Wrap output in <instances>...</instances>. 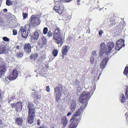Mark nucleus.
<instances>
[{"label":"nucleus","instance_id":"nucleus-1","mask_svg":"<svg viewBox=\"0 0 128 128\" xmlns=\"http://www.w3.org/2000/svg\"><path fill=\"white\" fill-rule=\"evenodd\" d=\"M90 97L89 92H83L80 94L79 98L80 102L82 103L80 108L77 110L72 118L70 119V121H72L71 124L69 126V128H76L78 123L80 120V118L78 119L76 118L79 116L82 112L84 109L88 104V100Z\"/></svg>","mask_w":128,"mask_h":128},{"label":"nucleus","instance_id":"nucleus-2","mask_svg":"<svg viewBox=\"0 0 128 128\" xmlns=\"http://www.w3.org/2000/svg\"><path fill=\"white\" fill-rule=\"evenodd\" d=\"M28 111L27 122L30 124H32L34 122L35 116L36 111L34 105L31 103H28Z\"/></svg>","mask_w":128,"mask_h":128},{"label":"nucleus","instance_id":"nucleus-3","mask_svg":"<svg viewBox=\"0 0 128 128\" xmlns=\"http://www.w3.org/2000/svg\"><path fill=\"white\" fill-rule=\"evenodd\" d=\"M54 95L56 96V100L57 102H58L61 100L62 94L64 91L62 85L60 86L59 87H57L54 89Z\"/></svg>","mask_w":128,"mask_h":128},{"label":"nucleus","instance_id":"nucleus-4","mask_svg":"<svg viewBox=\"0 0 128 128\" xmlns=\"http://www.w3.org/2000/svg\"><path fill=\"white\" fill-rule=\"evenodd\" d=\"M18 73L16 69H14L11 72L8 76H7L5 78V82L8 84L10 80H12L15 79L18 77Z\"/></svg>","mask_w":128,"mask_h":128},{"label":"nucleus","instance_id":"nucleus-5","mask_svg":"<svg viewBox=\"0 0 128 128\" xmlns=\"http://www.w3.org/2000/svg\"><path fill=\"white\" fill-rule=\"evenodd\" d=\"M30 27L28 24H26L25 26H22L19 31V32L20 33L24 39H26L28 36V32L26 31H29Z\"/></svg>","mask_w":128,"mask_h":128},{"label":"nucleus","instance_id":"nucleus-6","mask_svg":"<svg viewBox=\"0 0 128 128\" xmlns=\"http://www.w3.org/2000/svg\"><path fill=\"white\" fill-rule=\"evenodd\" d=\"M108 48H107L106 50L107 51L106 52V54H108L109 53H111L114 49V42H108Z\"/></svg>","mask_w":128,"mask_h":128},{"label":"nucleus","instance_id":"nucleus-7","mask_svg":"<svg viewBox=\"0 0 128 128\" xmlns=\"http://www.w3.org/2000/svg\"><path fill=\"white\" fill-rule=\"evenodd\" d=\"M22 103L20 102H18L16 104L13 103L11 104V106L12 108H16V111L19 112L22 110Z\"/></svg>","mask_w":128,"mask_h":128},{"label":"nucleus","instance_id":"nucleus-8","mask_svg":"<svg viewBox=\"0 0 128 128\" xmlns=\"http://www.w3.org/2000/svg\"><path fill=\"white\" fill-rule=\"evenodd\" d=\"M31 24L33 26L38 25L40 24V21L39 18L32 16L30 18Z\"/></svg>","mask_w":128,"mask_h":128},{"label":"nucleus","instance_id":"nucleus-9","mask_svg":"<svg viewBox=\"0 0 128 128\" xmlns=\"http://www.w3.org/2000/svg\"><path fill=\"white\" fill-rule=\"evenodd\" d=\"M6 64L4 62H2L0 66V77L4 76L6 70Z\"/></svg>","mask_w":128,"mask_h":128},{"label":"nucleus","instance_id":"nucleus-10","mask_svg":"<svg viewBox=\"0 0 128 128\" xmlns=\"http://www.w3.org/2000/svg\"><path fill=\"white\" fill-rule=\"evenodd\" d=\"M60 30L58 28H57L55 29L54 33V38L55 40H62L60 38Z\"/></svg>","mask_w":128,"mask_h":128},{"label":"nucleus","instance_id":"nucleus-11","mask_svg":"<svg viewBox=\"0 0 128 128\" xmlns=\"http://www.w3.org/2000/svg\"><path fill=\"white\" fill-rule=\"evenodd\" d=\"M124 40H117L116 42V45L115 47L116 50H119L124 46H125L124 44Z\"/></svg>","mask_w":128,"mask_h":128},{"label":"nucleus","instance_id":"nucleus-12","mask_svg":"<svg viewBox=\"0 0 128 128\" xmlns=\"http://www.w3.org/2000/svg\"><path fill=\"white\" fill-rule=\"evenodd\" d=\"M75 100H73L70 102V109L72 112H73L76 108L77 104Z\"/></svg>","mask_w":128,"mask_h":128},{"label":"nucleus","instance_id":"nucleus-13","mask_svg":"<svg viewBox=\"0 0 128 128\" xmlns=\"http://www.w3.org/2000/svg\"><path fill=\"white\" fill-rule=\"evenodd\" d=\"M101 46V50L100 52V56H102V55L101 54H102V55L104 54H106V52L107 51L106 50L107 48H106V45L104 43H102L100 45Z\"/></svg>","mask_w":128,"mask_h":128},{"label":"nucleus","instance_id":"nucleus-14","mask_svg":"<svg viewBox=\"0 0 128 128\" xmlns=\"http://www.w3.org/2000/svg\"><path fill=\"white\" fill-rule=\"evenodd\" d=\"M54 10L59 14H62L64 12V9L63 6L62 5H60L59 6V8L56 6H55L54 8Z\"/></svg>","mask_w":128,"mask_h":128},{"label":"nucleus","instance_id":"nucleus-15","mask_svg":"<svg viewBox=\"0 0 128 128\" xmlns=\"http://www.w3.org/2000/svg\"><path fill=\"white\" fill-rule=\"evenodd\" d=\"M8 49L6 46L4 45H0V54L7 53Z\"/></svg>","mask_w":128,"mask_h":128},{"label":"nucleus","instance_id":"nucleus-16","mask_svg":"<svg viewBox=\"0 0 128 128\" xmlns=\"http://www.w3.org/2000/svg\"><path fill=\"white\" fill-rule=\"evenodd\" d=\"M70 49V47L68 46H63L62 50V54L64 55H66Z\"/></svg>","mask_w":128,"mask_h":128},{"label":"nucleus","instance_id":"nucleus-17","mask_svg":"<svg viewBox=\"0 0 128 128\" xmlns=\"http://www.w3.org/2000/svg\"><path fill=\"white\" fill-rule=\"evenodd\" d=\"M108 60V58H105L101 62L100 66L102 68H104L106 66V63Z\"/></svg>","mask_w":128,"mask_h":128},{"label":"nucleus","instance_id":"nucleus-18","mask_svg":"<svg viewBox=\"0 0 128 128\" xmlns=\"http://www.w3.org/2000/svg\"><path fill=\"white\" fill-rule=\"evenodd\" d=\"M23 121V118L21 117L17 118L15 119L16 123L20 126L22 125Z\"/></svg>","mask_w":128,"mask_h":128},{"label":"nucleus","instance_id":"nucleus-19","mask_svg":"<svg viewBox=\"0 0 128 128\" xmlns=\"http://www.w3.org/2000/svg\"><path fill=\"white\" fill-rule=\"evenodd\" d=\"M24 47L25 50L28 53H29L31 52V47L30 44H25L24 46Z\"/></svg>","mask_w":128,"mask_h":128},{"label":"nucleus","instance_id":"nucleus-20","mask_svg":"<svg viewBox=\"0 0 128 128\" xmlns=\"http://www.w3.org/2000/svg\"><path fill=\"white\" fill-rule=\"evenodd\" d=\"M62 123L63 124V126L65 127L67 125L68 121L66 118L65 116L63 117L62 118Z\"/></svg>","mask_w":128,"mask_h":128},{"label":"nucleus","instance_id":"nucleus-21","mask_svg":"<svg viewBox=\"0 0 128 128\" xmlns=\"http://www.w3.org/2000/svg\"><path fill=\"white\" fill-rule=\"evenodd\" d=\"M39 34L38 32H34V35L32 36H31V39L32 40H37L38 38Z\"/></svg>","mask_w":128,"mask_h":128},{"label":"nucleus","instance_id":"nucleus-22","mask_svg":"<svg viewBox=\"0 0 128 128\" xmlns=\"http://www.w3.org/2000/svg\"><path fill=\"white\" fill-rule=\"evenodd\" d=\"M90 62L91 63L94 64V66L97 64H98L97 60H95L94 57L93 56H92L90 58Z\"/></svg>","mask_w":128,"mask_h":128},{"label":"nucleus","instance_id":"nucleus-23","mask_svg":"<svg viewBox=\"0 0 128 128\" xmlns=\"http://www.w3.org/2000/svg\"><path fill=\"white\" fill-rule=\"evenodd\" d=\"M41 96L40 95L36 94L34 96V101L36 103H39V100L40 99Z\"/></svg>","mask_w":128,"mask_h":128},{"label":"nucleus","instance_id":"nucleus-24","mask_svg":"<svg viewBox=\"0 0 128 128\" xmlns=\"http://www.w3.org/2000/svg\"><path fill=\"white\" fill-rule=\"evenodd\" d=\"M120 101L122 103H124L126 101L125 98L123 94H120Z\"/></svg>","mask_w":128,"mask_h":128},{"label":"nucleus","instance_id":"nucleus-25","mask_svg":"<svg viewBox=\"0 0 128 128\" xmlns=\"http://www.w3.org/2000/svg\"><path fill=\"white\" fill-rule=\"evenodd\" d=\"M38 56V54L36 53L32 54L30 56V58L32 60H36Z\"/></svg>","mask_w":128,"mask_h":128},{"label":"nucleus","instance_id":"nucleus-26","mask_svg":"<svg viewBox=\"0 0 128 128\" xmlns=\"http://www.w3.org/2000/svg\"><path fill=\"white\" fill-rule=\"evenodd\" d=\"M41 66L40 68H40L38 69V73L41 75H42L44 74V70L43 69L44 68L42 66Z\"/></svg>","mask_w":128,"mask_h":128},{"label":"nucleus","instance_id":"nucleus-27","mask_svg":"<svg viewBox=\"0 0 128 128\" xmlns=\"http://www.w3.org/2000/svg\"><path fill=\"white\" fill-rule=\"evenodd\" d=\"M64 43V40H58L57 43L59 47L61 46Z\"/></svg>","mask_w":128,"mask_h":128},{"label":"nucleus","instance_id":"nucleus-28","mask_svg":"<svg viewBox=\"0 0 128 128\" xmlns=\"http://www.w3.org/2000/svg\"><path fill=\"white\" fill-rule=\"evenodd\" d=\"M124 73L126 76L128 75V66L126 67L124 70Z\"/></svg>","mask_w":128,"mask_h":128},{"label":"nucleus","instance_id":"nucleus-29","mask_svg":"<svg viewBox=\"0 0 128 128\" xmlns=\"http://www.w3.org/2000/svg\"><path fill=\"white\" fill-rule=\"evenodd\" d=\"M58 51L56 50H54L52 52L53 55L55 56H56L58 54Z\"/></svg>","mask_w":128,"mask_h":128},{"label":"nucleus","instance_id":"nucleus-30","mask_svg":"<svg viewBox=\"0 0 128 128\" xmlns=\"http://www.w3.org/2000/svg\"><path fill=\"white\" fill-rule=\"evenodd\" d=\"M23 55V53L22 52L21 53L17 54L16 55V56L17 58H21L22 57Z\"/></svg>","mask_w":128,"mask_h":128},{"label":"nucleus","instance_id":"nucleus-31","mask_svg":"<svg viewBox=\"0 0 128 128\" xmlns=\"http://www.w3.org/2000/svg\"><path fill=\"white\" fill-rule=\"evenodd\" d=\"M12 4V2L9 0H6V5L10 6Z\"/></svg>","mask_w":128,"mask_h":128},{"label":"nucleus","instance_id":"nucleus-32","mask_svg":"<svg viewBox=\"0 0 128 128\" xmlns=\"http://www.w3.org/2000/svg\"><path fill=\"white\" fill-rule=\"evenodd\" d=\"M1 14H0V25H2L4 24V20L1 18Z\"/></svg>","mask_w":128,"mask_h":128},{"label":"nucleus","instance_id":"nucleus-33","mask_svg":"<svg viewBox=\"0 0 128 128\" xmlns=\"http://www.w3.org/2000/svg\"><path fill=\"white\" fill-rule=\"evenodd\" d=\"M48 29L47 28H44L43 30V33L45 34H46L48 32Z\"/></svg>","mask_w":128,"mask_h":128},{"label":"nucleus","instance_id":"nucleus-34","mask_svg":"<svg viewBox=\"0 0 128 128\" xmlns=\"http://www.w3.org/2000/svg\"><path fill=\"white\" fill-rule=\"evenodd\" d=\"M75 84L76 85H77V86H78L79 87H80V83L79 82L77 81L75 82Z\"/></svg>","mask_w":128,"mask_h":128},{"label":"nucleus","instance_id":"nucleus-35","mask_svg":"<svg viewBox=\"0 0 128 128\" xmlns=\"http://www.w3.org/2000/svg\"><path fill=\"white\" fill-rule=\"evenodd\" d=\"M103 32L102 30H100L98 31V34L100 37L102 36V34L103 33Z\"/></svg>","mask_w":128,"mask_h":128},{"label":"nucleus","instance_id":"nucleus-36","mask_svg":"<svg viewBox=\"0 0 128 128\" xmlns=\"http://www.w3.org/2000/svg\"><path fill=\"white\" fill-rule=\"evenodd\" d=\"M14 96H10L8 97V102L10 103V99L11 98L12 100L14 99Z\"/></svg>","mask_w":128,"mask_h":128},{"label":"nucleus","instance_id":"nucleus-37","mask_svg":"<svg viewBox=\"0 0 128 128\" xmlns=\"http://www.w3.org/2000/svg\"><path fill=\"white\" fill-rule=\"evenodd\" d=\"M121 34V31H118H118L115 32V34L116 36H119L120 34Z\"/></svg>","mask_w":128,"mask_h":128},{"label":"nucleus","instance_id":"nucleus-38","mask_svg":"<svg viewBox=\"0 0 128 128\" xmlns=\"http://www.w3.org/2000/svg\"><path fill=\"white\" fill-rule=\"evenodd\" d=\"M17 31L15 29H14L13 30V34L14 35H15L17 34Z\"/></svg>","mask_w":128,"mask_h":128},{"label":"nucleus","instance_id":"nucleus-39","mask_svg":"<svg viewBox=\"0 0 128 128\" xmlns=\"http://www.w3.org/2000/svg\"><path fill=\"white\" fill-rule=\"evenodd\" d=\"M48 36L49 37H50L52 36V33L50 31H49L48 33Z\"/></svg>","mask_w":128,"mask_h":128},{"label":"nucleus","instance_id":"nucleus-40","mask_svg":"<svg viewBox=\"0 0 128 128\" xmlns=\"http://www.w3.org/2000/svg\"><path fill=\"white\" fill-rule=\"evenodd\" d=\"M92 55H93L94 56V57L95 56H96V53L95 51H94L92 52Z\"/></svg>","mask_w":128,"mask_h":128},{"label":"nucleus","instance_id":"nucleus-41","mask_svg":"<svg viewBox=\"0 0 128 128\" xmlns=\"http://www.w3.org/2000/svg\"><path fill=\"white\" fill-rule=\"evenodd\" d=\"M27 14L26 13L23 14V16L24 19L25 18H26L27 16Z\"/></svg>","mask_w":128,"mask_h":128},{"label":"nucleus","instance_id":"nucleus-42","mask_svg":"<svg viewBox=\"0 0 128 128\" xmlns=\"http://www.w3.org/2000/svg\"><path fill=\"white\" fill-rule=\"evenodd\" d=\"M3 126V125L2 124V120L0 119V128H2Z\"/></svg>","mask_w":128,"mask_h":128},{"label":"nucleus","instance_id":"nucleus-43","mask_svg":"<svg viewBox=\"0 0 128 128\" xmlns=\"http://www.w3.org/2000/svg\"><path fill=\"white\" fill-rule=\"evenodd\" d=\"M72 0H62V2H70Z\"/></svg>","mask_w":128,"mask_h":128},{"label":"nucleus","instance_id":"nucleus-44","mask_svg":"<svg viewBox=\"0 0 128 128\" xmlns=\"http://www.w3.org/2000/svg\"><path fill=\"white\" fill-rule=\"evenodd\" d=\"M46 91L48 92H50V88L49 86H47L46 87Z\"/></svg>","mask_w":128,"mask_h":128},{"label":"nucleus","instance_id":"nucleus-45","mask_svg":"<svg viewBox=\"0 0 128 128\" xmlns=\"http://www.w3.org/2000/svg\"><path fill=\"white\" fill-rule=\"evenodd\" d=\"M68 112V114H67V116H69L71 115L72 114V112Z\"/></svg>","mask_w":128,"mask_h":128},{"label":"nucleus","instance_id":"nucleus-46","mask_svg":"<svg viewBox=\"0 0 128 128\" xmlns=\"http://www.w3.org/2000/svg\"><path fill=\"white\" fill-rule=\"evenodd\" d=\"M3 40H9V39L6 37H4L2 38Z\"/></svg>","mask_w":128,"mask_h":128},{"label":"nucleus","instance_id":"nucleus-47","mask_svg":"<svg viewBox=\"0 0 128 128\" xmlns=\"http://www.w3.org/2000/svg\"><path fill=\"white\" fill-rule=\"evenodd\" d=\"M37 124L39 126L40 125V119H38L37 121Z\"/></svg>","mask_w":128,"mask_h":128},{"label":"nucleus","instance_id":"nucleus-48","mask_svg":"<svg viewBox=\"0 0 128 128\" xmlns=\"http://www.w3.org/2000/svg\"><path fill=\"white\" fill-rule=\"evenodd\" d=\"M42 42L44 45L46 44V40H42Z\"/></svg>","mask_w":128,"mask_h":128},{"label":"nucleus","instance_id":"nucleus-49","mask_svg":"<svg viewBox=\"0 0 128 128\" xmlns=\"http://www.w3.org/2000/svg\"><path fill=\"white\" fill-rule=\"evenodd\" d=\"M126 118L127 119V117L128 118V112H126Z\"/></svg>","mask_w":128,"mask_h":128},{"label":"nucleus","instance_id":"nucleus-50","mask_svg":"<svg viewBox=\"0 0 128 128\" xmlns=\"http://www.w3.org/2000/svg\"><path fill=\"white\" fill-rule=\"evenodd\" d=\"M3 11L4 12H7V10L5 8L4 9Z\"/></svg>","mask_w":128,"mask_h":128},{"label":"nucleus","instance_id":"nucleus-51","mask_svg":"<svg viewBox=\"0 0 128 128\" xmlns=\"http://www.w3.org/2000/svg\"><path fill=\"white\" fill-rule=\"evenodd\" d=\"M35 94V92H32V94H33V95H34Z\"/></svg>","mask_w":128,"mask_h":128},{"label":"nucleus","instance_id":"nucleus-52","mask_svg":"<svg viewBox=\"0 0 128 128\" xmlns=\"http://www.w3.org/2000/svg\"><path fill=\"white\" fill-rule=\"evenodd\" d=\"M16 48L18 49H19V46H16Z\"/></svg>","mask_w":128,"mask_h":128},{"label":"nucleus","instance_id":"nucleus-53","mask_svg":"<svg viewBox=\"0 0 128 128\" xmlns=\"http://www.w3.org/2000/svg\"><path fill=\"white\" fill-rule=\"evenodd\" d=\"M80 0H78L77 1V2H80Z\"/></svg>","mask_w":128,"mask_h":128},{"label":"nucleus","instance_id":"nucleus-54","mask_svg":"<svg viewBox=\"0 0 128 128\" xmlns=\"http://www.w3.org/2000/svg\"><path fill=\"white\" fill-rule=\"evenodd\" d=\"M64 55L63 54V56H62V59H63L64 57Z\"/></svg>","mask_w":128,"mask_h":128},{"label":"nucleus","instance_id":"nucleus-55","mask_svg":"<svg viewBox=\"0 0 128 128\" xmlns=\"http://www.w3.org/2000/svg\"><path fill=\"white\" fill-rule=\"evenodd\" d=\"M77 4H78V5H79V4H80V3H79V2H78V3H77Z\"/></svg>","mask_w":128,"mask_h":128},{"label":"nucleus","instance_id":"nucleus-56","mask_svg":"<svg viewBox=\"0 0 128 128\" xmlns=\"http://www.w3.org/2000/svg\"><path fill=\"white\" fill-rule=\"evenodd\" d=\"M10 102H11L12 100V99H11H11H10Z\"/></svg>","mask_w":128,"mask_h":128},{"label":"nucleus","instance_id":"nucleus-57","mask_svg":"<svg viewBox=\"0 0 128 128\" xmlns=\"http://www.w3.org/2000/svg\"><path fill=\"white\" fill-rule=\"evenodd\" d=\"M119 40H123L122 39H120Z\"/></svg>","mask_w":128,"mask_h":128},{"label":"nucleus","instance_id":"nucleus-58","mask_svg":"<svg viewBox=\"0 0 128 128\" xmlns=\"http://www.w3.org/2000/svg\"><path fill=\"white\" fill-rule=\"evenodd\" d=\"M35 72H37V71H36V70H35Z\"/></svg>","mask_w":128,"mask_h":128},{"label":"nucleus","instance_id":"nucleus-59","mask_svg":"<svg viewBox=\"0 0 128 128\" xmlns=\"http://www.w3.org/2000/svg\"><path fill=\"white\" fill-rule=\"evenodd\" d=\"M5 41H8V40H5Z\"/></svg>","mask_w":128,"mask_h":128},{"label":"nucleus","instance_id":"nucleus-60","mask_svg":"<svg viewBox=\"0 0 128 128\" xmlns=\"http://www.w3.org/2000/svg\"><path fill=\"white\" fill-rule=\"evenodd\" d=\"M40 58H42L41 57H40Z\"/></svg>","mask_w":128,"mask_h":128},{"label":"nucleus","instance_id":"nucleus-61","mask_svg":"<svg viewBox=\"0 0 128 128\" xmlns=\"http://www.w3.org/2000/svg\"><path fill=\"white\" fill-rule=\"evenodd\" d=\"M43 60V59H42V60Z\"/></svg>","mask_w":128,"mask_h":128},{"label":"nucleus","instance_id":"nucleus-62","mask_svg":"<svg viewBox=\"0 0 128 128\" xmlns=\"http://www.w3.org/2000/svg\"><path fill=\"white\" fill-rule=\"evenodd\" d=\"M90 32H89V33H90Z\"/></svg>","mask_w":128,"mask_h":128},{"label":"nucleus","instance_id":"nucleus-63","mask_svg":"<svg viewBox=\"0 0 128 128\" xmlns=\"http://www.w3.org/2000/svg\"><path fill=\"white\" fill-rule=\"evenodd\" d=\"M36 76H38V75H36Z\"/></svg>","mask_w":128,"mask_h":128}]
</instances>
